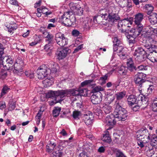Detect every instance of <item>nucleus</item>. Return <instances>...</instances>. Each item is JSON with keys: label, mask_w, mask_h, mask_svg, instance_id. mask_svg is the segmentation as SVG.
I'll use <instances>...</instances> for the list:
<instances>
[{"label": "nucleus", "mask_w": 157, "mask_h": 157, "mask_svg": "<svg viewBox=\"0 0 157 157\" xmlns=\"http://www.w3.org/2000/svg\"><path fill=\"white\" fill-rule=\"evenodd\" d=\"M114 106L115 108L113 113L115 118L118 121H124L127 119L128 116V112L120 105L118 101H116Z\"/></svg>", "instance_id": "1"}, {"label": "nucleus", "mask_w": 157, "mask_h": 157, "mask_svg": "<svg viewBox=\"0 0 157 157\" xmlns=\"http://www.w3.org/2000/svg\"><path fill=\"white\" fill-rule=\"evenodd\" d=\"M50 71V69L47 68L45 65L40 66L36 71L38 78L40 79H43L48 77Z\"/></svg>", "instance_id": "2"}, {"label": "nucleus", "mask_w": 157, "mask_h": 157, "mask_svg": "<svg viewBox=\"0 0 157 157\" xmlns=\"http://www.w3.org/2000/svg\"><path fill=\"white\" fill-rule=\"evenodd\" d=\"M45 37V41L47 44L44 46V49L48 52L50 50L51 46L55 43L54 35L50 32L48 33Z\"/></svg>", "instance_id": "3"}, {"label": "nucleus", "mask_w": 157, "mask_h": 157, "mask_svg": "<svg viewBox=\"0 0 157 157\" xmlns=\"http://www.w3.org/2000/svg\"><path fill=\"white\" fill-rule=\"evenodd\" d=\"M55 40L57 44L61 47H63L67 45L68 42V40L64 34L61 33L56 34Z\"/></svg>", "instance_id": "4"}, {"label": "nucleus", "mask_w": 157, "mask_h": 157, "mask_svg": "<svg viewBox=\"0 0 157 157\" xmlns=\"http://www.w3.org/2000/svg\"><path fill=\"white\" fill-rule=\"evenodd\" d=\"M70 52L71 50L68 47L59 49L56 54L57 59L59 60L63 59L65 58L67 54Z\"/></svg>", "instance_id": "5"}, {"label": "nucleus", "mask_w": 157, "mask_h": 157, "mask_svg": "<svg viewBox=\"0 0 157 157\" xmlns=\"http://www.w3.org/2000/svg\"><path fill=\"white\" fill-rule=\"evenodd\" d=\"M113 52L117 51V54L120 58L122 59H124L126 58L128 56V49L123 46H120L118 48L113 50Z\"/></svg>", "instance_id": "6"}, {"label": "nucleus", "mask_w": 157, "mask_h": 157, "mask_svg": "<svg viewBox=\"0 0 157 157\" xmlns=\"http://www.w3.org/2000/svg\"><path fill=\"white\" fill-rule=\"evenodd\" d=\"M140 96L137 97L134 95H129L127 98V101L128 104L130 106H132L135 104L139 103Z\"/></svg>", "instance_id": "7"}, {"label": "nucleus", "mask_w": 157, "mask_h": 157, "mask_svg": "<svg viewBox=\"0 0 157 157\" xmlns=\"http://www.w3.org/2000/svg\"><path fill=\"white\" fill-rule=\"evenodd\" d=\"M133 20V18L132 17L125 18L121 21L120 22L118 23V25H121L122 29L124 28V26L129 27L132 25Z\"/></svg>", "instance_id": "8"}, {"label": "nucleus", "mask_w": 157, "mask_h": 157, "mask_svg": "<svg viewBox=\"0 0 157 157\" xmlns=\"http://www.w3.org/2000/svg\"><path fill=\"white\" fill-rule=\"evenodd\" d=\"M136 137L138 145L141 148L144 147V145L148 142V140L151 139V135H148L147 137H141V138L140 137V136Z\"/></svg>", "instance_id": "9"}, {"label": "nucleus", "mask_w": 157, "mask_h": 157, "mask_svg": "<svg viewBox=\"0 0 157 157\" xmlns=\"http://www.w3.org/2000/svg\"><path fill=\"white\" fill-rule=\"evenodd\" d=\"M115 119H117L115 117L114 114L113 115L108 116L105 118L106 123L109 126V128L107 129L108 130H109L111 128H113V126L116 123V121Z\"/></svg>", "instance_id": "10"}, {"label": "nucleus", "mask_w": 157, "mask_h": 157, "mask_svg": "<svg viewBox=\"0 0 157 157\" xmlns=\"http://www.w3.org/2000/svg\"><path fill=\"white\" fill-rule=\"evenodd\" d=\"M102 95L101 92L93 94L91 97L92 103L94 104L100 103L102 100Z\"/></svg>", "instance_id": "11"}, {"label": "nucleus", "mask_w": 157, "mask_h": 157, "mask_svg": "<svg viewBox=\"0 0 157 157\" xmlns=\"http://www.w3.org/2000/svg\"><path fill=\"white\" fill-rule=\"evenodd\" d=\"M106 20H108V21L112 23L117 22L120 19V17L119 15L116 13L112 14L109 13L107 14L106 17H105Z\"/></svg>", "instance_id": "12"}, {"label": "nucleus", "mask_w": 157, "mask_h": 157, "mask_svg": "<svg viewBox=\"0 0 157 157\" xmlns=\"http://www.w3.org/2000/svg\"><path fill=\"white\" fill-rule=\"evenodd\" d=\"M94 119V117L92 113H88L84 114L82 117V120L87 125L91 124Z\"/></svg>", "instance_id": "13"}, {"label": "nucleus", "mask_w": 157, "mask_h": 157, "mask_svg": "<svg viewBox=\"0 0 157 157\" xmlns=\"http://www.w3.org/2000/svg\"><path fill=\"white\" fill-rule=\"evenodd\" d=\"M136 25V28L132 29L129 31L131 34L133 36H135L136 37L140 35L144 27V26Z\"/></svg>", "instance_id": "14"}, {"label": "nucleus", "mask_w": 157, "mask_h": 157, "mask_svg": "<svg viewBox=\"0 0 157 157\" xmlns=\"http://www.w3.org/2000/svg\"><path fill=\"white\" fill-rule=\"evenodd\" d=\"M69 14L67 13H64L60 18V20L62 24H64L65 25L70 27L71 26V24L70 21V18L68 17H69Z\"/></svg>", "instance_id": "15"}, {"label": "nucleus", "mask_w": 157, "mask_h": 157, "mask_svg": "<svg viewBox=\"0 0 157 157\" xmlns=\"http://www.w3.org/2000/svg\"><path fill=\"white\" fill-rule=\"evenodd\" d=\"M127 68L130 71H136L137 69V68L135 65L132 57L129 58L128 59L127 62Z\"/></svg>", "instance_id": "16"}, {"label": "nucleus", "mask_w": 157, "mask_h": 157, "mask_svg": "<svg viewBox=\"0 0 157 157\" xmlns=\"http://www.w3.org/2000/svg\"><path fill=\"white\" fill-rule=\"evenodd\" d=\"M144 15L141 13L136 14L135 15L134 21L135 24L137 25L143 26L141 22L143 19Z\"/></svg>", "instance_id": "17"}, {"label": "nucleus", "mask_w": 157, "mask_h": 157, "mask_svg": "<svg viewBox=\"0 0 157 157\" xmlns=\"http://www.w3.org/2000/svg\"><path fill=\"white\" fill-rule=\"evenodd\" d=\"M56 96L58 98L59 97H60V99H63V97H64L66 96H67L71 94V90H58L56 91Z\"/></svg>", "instance_id": "18"}, {"label": "nucleus", "mask_w": 157, "mask_h": 157, "mask_svg": "<svg viewBox=\"0 0 157 157\" xmlns=\"http://www.w3.org/2000/svg\"><path fill=\"white\" fill-rule=\"evenodd\" d=\"M148 135H151L148 133V130L146 128H143L139 130L136 132V136L140 137H147Z\"/></svg>", "instance_id": "19"}, {"label": "nucleus", "mask_w": 157, "mask_h": 157, "mask_svg": "<svg viewBox=\"0 0 157 157\" xmlns=\"http://www.w3.org/2000/svg\"><path fill=\"white\" fill-rule=\"evenodd\" d=\"M107 16V13L102 14L100 15L98 14L97 16H95L93 18V21L95 23H97L99 24L102 21L103 18L106 20L105 17H106Z\"/></svg>", "instance_id": "20"}, {"label": "nucleus", "mask_w": 157, "mask_h": 157, "mask_svg": "<svg viewBox=\"0 0 157 157\" xmlns=\"http://www.w3.org/2000/svg\"><path fill=\"white\" fill-rule=\"evenodd\" d=\"M102 140L104 142L108 144H110L112 142V140L109 134V132L107 131H105L102 134Z\"/></svg>", "instance_id": "21"}, {"label": "nucleus", "mask_w": 157, "mask_h": 157, "mask_svg": "<svg viewBox=\"0 0 157 157\" xmlns=\"http://www.w3.org/2000/svg\"><path fill=\"white\" fill-rule=\"evenodd\" d=\"M148 17V20L151 24L154 25L157 23V13H152Z\"/></svg>", "instance_id": "22"}, {"label": "nucleus", "mask_w": 157, "mask_h": 157, "mask_svg": "<svg viewBox=\"0 0 157 157\" xmlns=\"http://www.w3.org/2000/svg\"><path fill=\"white\" fill-rule=\"evenodd\" d=\"M145 49H144L142 48L139 47L136 49L133 53L134 56H136L137 57L140 58V55L146 54Z\"/></svg>", "instance_id": "23"}, {"label": "nucleus", "mask_w": 157, "mask_h": 157, "mask_svg": "<svg viewBox=\"0 0 157 157\" xmlns=\"http://www.w3.org/2000/svg\"><path fill=\"white\" fill-rule=\"evenodd\" d=\"M155 40L152 36H147L146 43L144 46L145 47L150 46L152 47L153 46L155 45Z\"/></svg>", "instance_id": "24"}, {"label": "nucleus", "mask_w": 157, "mask_h": 157, "mask_svg": "<svg viewBox=\"0 0 157 157\" xmlns=\"http://www.w3.org/2000/svg\"><path fill=\"white\" fill-rule=\"evenodd\" d=\"M8 31L10 33H13V31L16 30L17 28V25L14 22H12L6 26Z\"/></svg>", "instance_id": "25"}, {"label": "nucleus", "mask_w": 157, "mask_h": 157, "mask_svg": "<svg viewBox=\"0 0 157 157\" xmlns=\"http://www.w3.org/2000/svg\"><path fill=\"white\" fill-rule=\"evenodd\" d=\"M94 85H96V84L93 79H89L86 80L82 82L81 84V86L82 87H84L85 86L91 87L93 88Z\"/></svg>", "instance_id": "26"}, {"label": "nucleus", "mask_w": 157, "mask_h": 157, "mask_svg": "<svg viewBox=\"0 0 157 157\" xmlns=\"http://www.w3.org/2000/svg\"><path fill=\"white\" fill-rule=\"evenodd\" d=\"M56 91H51L50 92H48V94H47L46 96L48 98H56V103H60L63 100V99H59V98H57V96H56Z\"/></svg>", "instance_id": "27"}, {"label": "nucleus", "mask_w": 157, "mask_h": 157, "mask_svg": "<svg viewBox=\"0 0 157 157\" xmlns=\"http://www.w3.org/2000/svg\"><path fill=\"white\" fill-rule=\"evenodd\" d=\"M113 50H115L117 48H118L120 46H123V44L122 43L121 41L119 40L117 37L114 38L113 40Z\"/></svg>", "instance_id": "28"}, {"label": "nucleus", "mask_w": 157, "mask_h": 157, "mask_svg": "<svg viewBox=\"0 0 157 157\" xmlns=\"http://www.w3.org/2000/svg\"><path fill=\"white\" fill-rule=\"evenodd\" d=\"M42 82L45 87H50L54 82L53 78L52 77L47 78L43 81Z\"/></svg>", "instance_id": "29"}, {"label": "nucleus", "mask_w": 157, "mask_h": 157, "mask_svg": "<svg viewBox=\"0 0 157 157\" xmlns=\"http://www.w3.org/2000/svg\"><path fill=\"white\" fill-rule=\"evenodd\" d=\"M145 52L147 56L149 55L155 51L157 52V46L154 45L152 46L145 47Z\"/></svg>", "instance_id": "30"}, {"label": "nucleus", "mask_w": 157, "mask_h": 157, "mask_svg": "<svg viewBox=\"0 0 157 157\" xmlns=\"http://www.w3.org/2000/svg\"><path fill=\"white\" fill-rule=\"evenodd\" d=\"M56 146V143H53L51 141H49V143L47 144L46 147V152L48 153L52 152Z\"/></svg>", "instance_id": "31"}, {"label": "nucleus", "mask_w": 157, "mask_h": 157, "mask_svg": "<svg viewBox=\"0 0 157 157\" xmlns=\"http://www.w3.org/2000/svg\"><path fill=\"white\" fill-rule=\"evenodd\" d=\"M127 69L126 67L122 66L118 68V73L121 76H126L127 75Z\"/></svg>", "instance_id": "32"}, {"label": "nucleus", "mask_w": 157, "mask_h": 157, "mask_svg": "<svg viewBox=\"0 0 157 157\" xmlns=\"http://www.w3.org/2000/svg\"><path fill=\"white\" fill-rule=\"evenodd\" d=\"M81 115L82 113L81 111L75 110L72 112V116L74 119L78 120L80 119Z\"/></svg>", "instance_id": "33"}, {"label": "nucleus", "mask_w": 157, "mask_h": 157, "mask_svg": "<svg viewBox=\"0 0 157 157\" xmlns=\"http://www.w3.org/2000/svg\"><path fill=\"white\" fill-rule=\"evenodd\" d=\"M23 66H21L20 64L15 63L14 65L13 68L14 70L13 71L15 73H18L21 72L22 71Z\"/></svg>", "instance_id": "34"}, {"label": "nucleus", "mask_w": 157, "mask_h": 157, "mask_svg": "<svg viewBox=\"0 0 157 157\" xmlns=\"http://www.w3.org/2000/svg\"><path fill=\"white\" fill-rule=\"evenodd\" d=\"M95 85L94 86L92 90L91 91V93H93V94H96L98 92H100V91H103V89L100 86H95Z\"/></svg>", "instance_id": "35"}, {"label": "nucleus", "mask_w": 157, "mask_h": 157, "mask_svg": "<svg viewBox=\"0 0 157 157\" xmlns=\"http://www.w3.org/2000/svg\"><path fill=\"white\" fill-rule=\"evenodd\" d=\"M10 90V88L7 85H5L3 86V88L1 90V92L0 94L1 97H2Z\"/></svg>", "instance_id": "36"}, {"label": "nucleus", "mask_w": 157, "mask_h": 157, "mask_svg": "<svg viewBox=\"0 0 157 157\" xmlns=\"http://www.w3.org/2000/svg\"><path fill=\"white\" fill-rule=\"evenodd\" d=\"M136 37L135 36H133L132 35L130 34V35H128L127 39L128 40V42L130 44H135L137 41L136 40Z\"/></svg>", "instance_id": "37"}, {"label": "nucleus", "mask_w": 157, "mask_h": 157, "mask_svg": "<svg viewBox=\"0 0 157 157\" xmlns=\"http://www.w3.org/2000/svg\"><path fill=\"white\" fill-rule=\"evenodd\" d=\"M144 8L147 11V14H150L151 13V12L153 10L154 8L153 6L151 4H146L144 6Z\"/></svg>", "instance_id": "38"}, {"label": "nucleus", "mask_w": 157, "mask_h": 157, "mask_svg": "<svg viewBox=\"0 0 157 157\" xmlns=\"http://www.w3.org/2000/svg\"><path fill=\"white\" fill-rule=\"evenodd\" d=\"M116 99L117 100H121L126 95V92L125 91L119 92L115 94Z\"/></svg>", "instance_id": "39"}, {"label": "nucleus", "mask_w": 157, "mask_h": 157, "mask_svg": "<svg viewBox=\"0 0 157 157\" xmlns=\"http://www.w3.org/2000/svg\"><path fill=\"white\" fill-rule=\"evenodd\" d=\"M63 152L61 151L58 150L52 152L50 155V157H61Z\"/></svg>", "instance_id": "40"}, {"label": "nucleus", "mask_w": 157, "mask_h": 157, "mask_svg": "<svg viewBox=\"0 0 157 157\" xmlns=\"http://www.w3.org/2000/svg\"><path fill=\"white\" fill-rule=\"evenodd\" d=\"M61 108L60 107H56L52 111L53 116L55 117L58 116L61 111Z\"/></svg>", "instance_id": "41"}, {"label": "nucleus", "mask_w": 157, "mask_h": 157, "mask_svg": "<svg viewBox=\"0 0 157 157\" xmlns=\"http://www.w3.org/2000/svg\"><path fill=\"white\" fill-rule=\"evenodd\" d=\"M144 79H145L143 78H142V79H140L139 78H137L136 77H135V82L137 86H138L141 87L142 83L144 82L145 81Z\"/></svg>", "instance_id": "42"}, {"label": "nucleus", "mask_w": 157, "mask_h": 157, "mask_svg": "<svg viewBox=\"0 0 157 157\" xmlns=\"http://www.w3.org/2000/svg\"><path fill=\"white\" fill-rule=\"evenodd\" d=\"M111 106L105 105L103 107V109L106 114L109 113L112 111Z\"/></svg>", "instance_id": "43"}, {"label": "nucleus", "mask_w": 157, "mask_h": 157, "mask_svg": "<svg viewBox=\"0 0 157 157\" xmlns=\"http://www.w3.org/2000/svg\"><path fill=\"white\" fill-rule=\"evenodd\" d=\"M138 96H140L141 98H140L139 103H142V104H146L148 101V98L145 96L143 95L142 94H140Z\"/></svg>", "instance_id": "44"}, {"label": "nucleus", "mask_w": 157, "mask_h": 157, "mask_svg": "<svg viewBox=\"0 0 157 157\" xmlns=\"http://www.w3.org/2000/svg\"><path fill=\"white\" fill-rule=\"evenodd\" d=\"M7 76V71L3 70H1L0 73V78L2 80H4L6 78Z\"/></svg>", "instance_id": "45"}, {"label": "nucleus", "mask_w": 157, "mask_h": 157, "mask_svg": "<svg viewBox=\"0 0 157 157\" xmlns=\"http://www.w3.org/2000/svg\"><path fill=\"white\" fill-rule=\"evenodd\" d=\"M115 157H125L126 156L119 149H116L115 152Z\"/></svg>", "instance_id": "46"}, {"label": "nucleus", "mask_w": 157, "mask_h": 157, "mask_svg": "<svg viewBox=\"0 0 157 157\" xmlns=\"http://www.w3.org/2000/svg\"><path fill=\"white\" fill-rule=\"evenodd\" d=\"M151 109L154 112H157V102L154 100L153 103L151 105Z\"/></svg>", "instance_id": "47"}, {"label": "nucleus", "mask_w": 157, "mask_h": 157, "mask_svg": "<svg viewBox=\"0 0 157 157\" xmlns=\"http://www.w3.org/2000/svg\"><path fill=\"white\" fill-rule=\"evenodd\" d=\"M25 74L27 77H29L30 78H32L34 77V73L32 71H26L25 72Z\"/></svg>", "instance_id": "48"}, {"label": "nucleus", "mask_w": 157, "mask_h": 157, "mask_svg": "<svg viewBox=\"0 0 157 157\" xmlns=\"http://www.w3.org/2000/svg\"><path fill=\"white\" fill-rule=\"evenodd\" d=\"M144 147H145V150H146V151L149 150H151L155 148L154 147L152 144H151V142H150V143H147L144 145Z\"/></svg>", "instance_id": "49"}, {"label": "nucleus", "mask_w": 157, "mask_h": 157, "mask_svg": "<svg viewBox=\"0 0 157 157\" xmlns=\"http://www.w3.org/2000/svg\"><path fill=\"white\" fill-rule=\"evenodd\" d=\"M4 48L3 45L0 43V62H2L3 57L2 55L4 53Z\"/></svg>", "instance_id": "50"}, {"label": "nucleus", "mask_w": 157, "mask_h": 157, "mask_svg": "<svg viewBox=\"0 0 157 157\" xmlns=\"http://www.w3.org/2000/svg\"><path fill=\"white\" fill-rule=\"evenodd\" d=\"M57 69L56 68H52L51 69H50L49 73L50 72V74L52 76L54 77L56 76L57 74Z\"/></svg>", "instance_id": "51"}, {"label": "nucleus", "mask_w": 157, "mask_h": 157, "mask_svg": "<svg viewBox=\"0 0 157 157\" xmlns=\"http://www.w3.org/2000/svg\"><path fill=\"white\" fill-rule=\"evenodd\" d=\"M151 142L153 145L156 144V143H157V136L155 135H152L151 136Z\"/></svg>", "instance_id": "52"}, {"label": "nucleus", "mask_w": 157, "mask_h": 157, "mask_svg": "<svg viewBox=\"0 0 157 157\" xmlns=\"http://www.w3.org/2000/svg\"><path fill=\"white\" fill-rule=\"evenodd\" d=\"M46 10H48V9L47 8L45 7L44 6H42L39 8H37V11L40 12V11L43 14H45V12L47 11Z\"/></svg>", "instance_id": "53"}, {"label": "nucleus", "mask_w": 157, "mask_h": 157, "mask_svg": "<svg viewBox=\"0 0 157 157\" xmlns=\"http://www.w3.org/2000/svg\"><path fill=\"white\" fill-rule=\"evenodd\" d=\"M113 71H111L109 72L107 74H106L103 76L101 77L100 78V80L103 82L105 81L107 79V78L108 77V75L109 74H111L112 73V72Z\"/></svg>", "instance_id": "54"}, {"label": "nucleus", "mask_w": 157, "mask_h": 157, "mask_svg": "<svg viewBox=\"0 0 157 157\" xmlns=\"http://www.w3.org/2000/svg\"><path fill=\"white\" fill-rule=\"evenodd\" d=\"M146 76V74L143 73H138L136 76V77L140 79H142V78L144 79Z\"/></svg>", "instance_id": "55"}, {"label": "nucleus", "mask_w": 157, "mask_h": 157, "mask_svg": "<svg viewBox=\"0 0 157 157\" xmlns=\"http://www.w3.org/2000/svg\"><path fill=\"white\" fill-rule=\"evenodd\" d=\"M102 111L100 108H97L94 109V114L98 116H99L100 115H101Z\"/></svg>", "instance_id": "56"}, {"label": "nucleus", "mask_w": 157, "mask_h": 157, "mask_svg": "<svg viewBox=\"0 0 157 157\" xmlns=\"http://www.w3.org/2000/svg\"><path fill=\"white\" fill-rule=\"evenodd\" d=\"M70 17V21H71V26H73L74 23H75L76 21V20L75 17L74 15H71L70 16H69Z\"/></svg>", "instance_id": "57"}, {"label": "nucleus", "mask_w": 157, "mask_h": 157, "mask_svg": "<svg viewBox=\"0 0 157 157\" xmlns=\"http://www.w3.org/2000/svg\"><path fill=\"white\" fill-rule=\"evenodd\" d=\"M6 62L7 65H9V66L13 67V61L11 59L8 58L6 60Z\"/></svg>", "instance_id": "58"}, {"label": "nucleus", "mask_w": 157, "mask_h": 157, "mask_svg": "<svg viewBox=\"0 0 157 157\" xmlns=\"http://www.w3.org/2000/svg\"><path fill=\"white\" fill-rule=\"evenodd\" d=\"M16 63L20 64L21 66H23L24 62L21 58L18 57L16 60Z\"/></svg>", "instance_id": "59"}, {"label": "nucleus", "mask_w": 157, "mask_h": 157, "mask_svg": "<svg viewBox=\"0 0 157 157\" xmlns=\"http://www.w3.org/2000/svg\"><path fill=\"white\" fill-rule=\"evenodd\" d=\"M40 31L44 35H46L49 32H48L44 27H41L40 29Z\"/></svg>", "instance_id": "60"}, {"label": "nucleus", "mask_w": 157, "mask_h": 157, "mask_svg": "<svg viewBox=\"0 0 157 157\" xmlns=\"http://www.w3.org/2000/svg\"><path fill=\"white\" fill-rule=\"evenodd\" d=\"M154 89V86L152 85H150L149 87L147 89V94H151L152 93V91Z\"/></svg>", "instance_id": "61"}, {"label": "nucleus", "mask_w": 157, "mask_h": 157, "mask_svg": "<svg viewBox=\"0 0 157 157\" xmlns=\"http://www.w3.org/2000/svg\"><path fill=\"white\" fill-rule=\"evenodd\" d=\"M135 105L132 106V109L133 111L136 112L138 111L140 108V106L138 104H135Z\"/></svg>", "instance_id": "62"}, {"label": "nucleus", "mask_w": 157, "mask_h": 157, "mask_svg": "<svg viewBox=\"0 0 157 157\" xmlns=\"http://www.w3.org/2000/svg\"><path fill=\"white\" fill-rule=\"evenodd\" d=\"M79 32L76 29L73 30L72 31V34L74 36H79Z\"/></svg>", "instance_id": "63"}, {"label": "nucleus", "mask_w": 157, "mask_h": 157, "mask_svg": "<svg viewBox=\"0 0 157 157\" xmlns=\"http://www.w3.org/2000/svg\"><path fill=\"white\" fill-rule=\"evenodd\" d=\"M15 105V102H13L10 104L9 107V110L10 111H12L16 107Z\"/></svg>", "instance_id": "64"}]
</instances>
